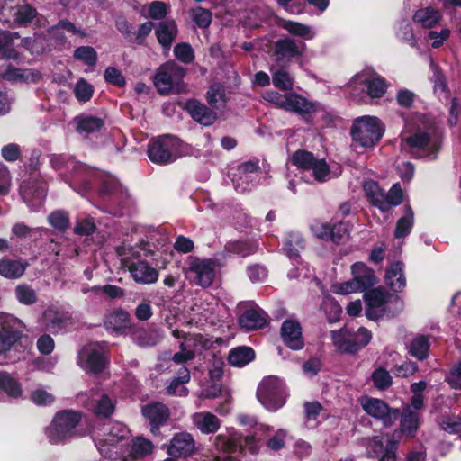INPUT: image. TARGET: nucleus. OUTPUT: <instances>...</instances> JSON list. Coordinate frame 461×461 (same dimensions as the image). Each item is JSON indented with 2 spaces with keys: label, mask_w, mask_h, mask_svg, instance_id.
I'll list each match as a JSON object with an SVG mask.
<instances>
[{
  "label": "nucleus",
  "mask_w": 461,
  "mask_h": 461,
  "mask_svg": "<svg viewBox=\"0 0 461 461\" xmlns=\"http://www.w3.org/2000/svg\"><path fill=\"white\" fill-rule=\"evenodd\" d=\"M402 149L419 156L430 157L439 149L436 125L426 115H415L407 121L401 134Z\"/></svg>",
  "instance_id": "f257e3e1"
},
{
  "label": "nucleus",
  "mask_w": 461,
  "mask_h": 461,
  "mask_svg": "<svg viewBox=\"0 0 461 461\" xmlns=\"http://www.w3.org/2000/svg\"><path fill=\"white\" fill-rule=\"evenodd\" d=\"M366 316L369 320L393 317L402 310V302L398 296L376 288L365 294Z\"/></svg>",
  "instance_id": "f03ea898"
},
{
  "label": "nucleus",
  "mask_w": 461,
  "mask_h": 461,
  "mask_svg": "<svg viewBox=\"0 0 461 461\" xmlns=\"http://www.w3.org/2000/svg\"><path fill=\"white\" fill-rule=\"evenodd\" d=\"M350 134L355 145L371 148L381 140L384 134V127L378 118L362 116L354 121Z\"/></svg>",
  "instance_id": "7ed1b4c3"
},
{
  "label": "nucleus",
  "mask_w": 461,
  "mask_h": 461,
  "mask_svg": "<svg viewBox=\"0 0 461 461\" xmlns=\"http://www.w3.org/2000/svg\"><path fill=\"white\" fill-rule=\"evenodd\" d=\"M213 445L217 452L225 454V461H235L233 454L248 448L251 452H256L258 446L253 436L242 438L234 429H227L225 431L218 434L213 440Z\"/></svg>",
  "instance_id": "20e7f679"
},
{
  "label": "nucleus",
  "mask_w": 461,
  "mask_h": 461,
  "mask_svg": "<svg viewBox=\"0 0 461 461\" xmlns=\"http://www.w3.org/2000/svg\"><path fill=\"white\" fill-rule=\"evenodd\" d=\"M258 400L270 411L280 409L286 399L285 384L276 376H267L258 384Z\"/></svg>",
  "instance_id": "39448f33"
},
{
  "label": "nucleus",
  "mask_w": 461,
  "mask_h": 461,
  "mask_svg": "<svg viewBox=\"0 0 461 461\" xmlns=\"http://www.w3.org/2000/svg\"><path fill=\"white\" fill-rule=\"evenodd\" d=\"M22 322L14 316L0 312V364L6 363V354L20 338Z\"/></svg>",
  "instance_id": "423d86ee"
},
{
  "label": "nucleus",
  "mask_w": 461,
  "mask_h": 461,
  "mask_svg": "<svg viewBox=\"0 0 461 461\" xmlns=\"http://www.w3.org/2000/svg\"><path fill=\"white\" fill-rule=\"evenodd\" d=\"M185 273L191 282L202 287H208L215 277L216 266L211 259L190 257Z\"/></svg>",
  "instance_id": "0eeeda50"
},
{
  "label": "nucleus",
  "mask_w": 461,
  "mask_h": 461,
  "mask_svg": "<svg viewBox=\"0 0 461 461\" xmlns=\"http://www.w3.org/2000/svg\"><path fill=\"white\" fill-rule=\"evenodd\" d=\"M185 74V69L175 62H167L159 67L153 82L160 94H168L173 90H179V83Z\"/></svg>",
  "instance_id": "6e6552de"
},
{
  "label": "nucleus",
  "mask_w": 461,
  "mask_h": 461,
  "mask_svg": "<svg viewBox=\"0 0 461 461\" xmlns=\"http://www.w3.org/2000/svg\"><path fill=\"white\" fill-rule=\"evenodd\" d=\"M179 145L180 140L173 136H164L158 140H153L149 144V158L155 163H170L178 156Z\"/></svg>",
  "instance_id": "1a4fd4ad"
},
{
  "label": "nucleus",
  "mask_w": 461,
  "mask_h": 461,
  "mask_svg": "<svg viewBox=\"0 0 461 461\" xmlns=\"http://www.w3.org/2000/svg\"><path fill=\"white\" fill-rule=\"evenodd\" d=\"M292 163L304 171L311 170L314 179L325 182L331 178L330 167L324 159H317L311 152L305 150L296 151L291 159Z\"/></svg>",
  "instance_id": "9d476101"
},
{
  "label": "nucleus",
  "mask_w": 461,
  "mask_h": 461,
  "mask_svg": "<svg viewBox=\"0 0 461 461\" xmlns=\"http://www.w3.org/2000/svg\"><path fill=\"white\" fill-rule=\"evenodd\" d=\"M78 364L87 372H102L106 365L103 347L97 343L85 346L78 354Z\"/></svg>",
  "instance_id": "9b49d317"
},
{
  "label": "nucleus",
  "mask_w": 461,
  "mask_h": 461,
  "mask_svg": "<svg viewBox=\"0 0 461 461\" xmlns=\"http://www.w3.org/2000/svg\"><path fill=\"white\" fill-rule=\"evenodd\" d=\"M351 86L357 88L359 86H365L366 94L371 98L382 97L387 89V84L384 77L380 75L365 71L357 74L350 81Z\"/></svg>",
  "instance_id": "f8f14e48"
},
{
  "label": "nucleus",
  "mask_w": 461,
  "mask_h": 461,
  "mask_svg": "<svg viewBox=\"0 0 461 461\" xmlns=\"http://www.w3.org/2000/svg\"><path fill=\"white\" fill-rule=\"evenodd\" d=\"M13 20L5 17L4 11L0 12V20L4 23H13L15 26H26L34 23L37 26H44L45 19L40 16L35 8L28 4L19 5L10 10Z\"/></svg>",
  "instance_id": "ddd939ff"
},
{
  "label": "nucleus",
  "mask_w": 461,
  "mask_h": 461,
  "mask_svg": "<svg viewBox=\"0 0 461 461\" xmlns=\"http://www.w3.org/2000/svg\"><path fill=\"white\" fill-rule=\"evenodd\" d=\"M46 184L38 179L23 182L20 186V193L23 201L32 210H37L42 203L46 195Z\"/></svg>",
  "instance_id": "4468645a"
},
{
  "label": "nucleus",
  "mask_w": 461,
  "mask_h": 461,
  "mask_svg": "<svg viewBox=\"0 0 461 461\" xmlns=\"http://www.w3.org/2000/svg\"><path fill=\"white\" fill-rule=\"evenodd\" d=\"M361 406L370 416L382 420L384 424H390L397 418V411H392L388 405L382 400L371 397L361 399Z\"/></svg>",
  "instance_id": "2eb2a0df"
},
{
  "label": "nucleus",
  "mask_w": 461,
  "mask_h": 461,
  "mask_svg": "<svg viewBox=\"0 0 461 461\" xmlns=\"http://www.w3.org/2000/svg\"><path fill=\"white\" fill-rule=\"evenodd\" d=\"M142 415L149 420L150 432L153 435L159 434V428L166 424L169 418L168 408L161 402H151L142 407Z\"/></svg>",
  "instance_id": "dca6fc26"
},
{
  "label": "nucleus",
  "mask_w": 461,
  "mask_h": 461,
  "mask_svg": "<svg viewBox=\"0 0 461 461\" xmlns=\"http://www.w3.org/2000/svg\"><path fill=\"white\" fill-rule=\"evenodd\" d=\"M195 441L187 432L176 434L168 446L167 454L172 457H187L194 453Z\"/></svg>",
  "instance_id": "f3484780"
},
{
  "label": "nucleus",
  "mask_w": 461,
  "mask_h": 461,
  "mask_svg": "<svg viewBox=\"0 0 461 461\" xmlns=\"http://www.w3.org/2000/svg\"><path fill=\"white\" fill-rule=\"evenodd\" d=\"M306 50V44L292 38L279 39L275 43V56L278 61L301 57Z\"/></svg>",
  "instance_id": "a211bd4d"
},
{
  "label": "nucleus",
  "mask_w": 461,
  "mask_h": 461,
  "mask_svg": "<svg viewBox=\"0 0 461 461\" xmlns=\"http://www.w3.org/2000/svg\"><path fill=\"white\" fill-rule=\"evenodd\" d=\"M281 337L285 344L293 350L302 349L304 345L302 328L296 320L287 319L282 323Z\"/></svg>",
  "instance_id": "6ab92c4d"
},
{
  "label": "nucleus",
  "mask_w": 461,
  "mask_h": 461,
  "mask_svg": "<svg viewBox=\"0 0 461 461\" xmlns=\"http://www.w3.org/2000/svg\"><path fill=\"white\" fill-rule=\"evenodd\" d=\"M267 315L258 305L249 304L239 319L240 327L245 330L261 329L267 323Z\"/></svg>",
  "instance_id": "aec40b11"
},
{
  "label": "nucleus",
  "mask_w": 461,
  "mask_h": 461,
  "mask_svg": "<svg viewBox=\"0 0 461 461\" xmlns=\"http://www.w3.org/2000/svg\"><path fill=\"white\" fill-rule=\"evenodd\" d=\"M284 105V110L296 113L302 116L314 113L319 108L318 104L311 102L303 95L294 92L286 93Z\"/></svg>",
  "instance_id": "412c9836"
},
{
  "label": "nucleus",
  "mask_w": 461,
  "mask_h": 461,
  "mask_svg": "<svg viewBox=\"0 0 461 461\" xmlns=\"http://www.w3.org/2000/svg\"><path fill=\"white\" fill-rule=\"evenodd\" d=\"M0 76L10 81L25 83H35L41 77V74L37 70L16 68L9 64L0 65Z\"/></svg>",
  "instance_id": "4be33fe9"
},
{
  "label": "nucleus",
  "mask_w": 461,
  "mask_h": 461,
  "mask_svg": "<svg viewBox=\"0 0 461 461\" xmlns=\"http://www.w3.org/2000/svg\"><path fill=\"white\" fill-rule=\"evenodd\" d=\"M331 339L336 348L341 353L357 352V342L354 338V331L347 326L331 332Z\"/></svg>",
  "instance_id": "5701e85b"
},
{
  "label": "nucleus",
  "mask_w": 461,
  "mask_h": 461,
  "mask_svg": "<svg viewBox=\"0 0 461 461\" xmlns=\"http://www.w3.org/2000/svg\"><path fill=\"white\" fill-rule=\"evenodd\" d=\"M194 426L203 434H213L221 427L220 419L210 411H199L192 415Z\"/></svg>",
  "instance_id": "b1692460"
},
{
  "label": "nucleus",
  "mask_w": 461,
  "mask_h": 461,
  "mask_svg": "<svg viewBox=\"0 0 461 461\" xmlns=\"http://www.w3.org/2000/svg\"><path fill=\"white\" fill-rule=\"evenodd\" d=\"M130 325V314L122 310L116 309L108 312L104 320V326L107 330L122 334Z\"/></svg>",
  "instance_id": "393cba45"
},
{
  "label": "nucleus",
  "mask_w": 461,
  "mask_h": 461,
  "mask_svg": "<svg viewBox=\"0 0 461 461\" xmlns=\"http://www.w3.org/2000/svg\"><path fill=\"white\" fill-rule=\"evenodd\" d=\"M129 270L137 283L153 284L158 278V272L144 261L131 264Z\"/></svg>",
  "instance_id": "a878e982"
},
{
  "label": "nucleus",
  "mask_w": 461,
  "mask_h": 461,
  "mask_svg": "<svg viewBox=\"0 0 461 461\" xmlns=\"http://www.w3.org/2000/svg\"><path fill=\"white\" fill-rule=\"evenodd\" d=\"M186 109L194 121L204 126L212 125L216 120L215 113L196 100L188 101Z\"/></svg>",
  "instance_id": "bb28decb"
},
{
  "label": "nucleus",
  "mask_w": 461,
  "mask_h": 461,
  "mask_svg": "<svg viewBox=\"0 0 461 461\" xmlns=\"http://www.w3.org/2000/svg\"><path fill=\"white\" fill-rule=\"evenodd\" d=\"M412 19L416 24L423 28H432L440 23L442 14L438 9L427 6L418 9Z\"/></svg>",
  "instance_id": "cd10ccee"
},
{
  "label": "nucleus",
  "mask_w": 461,
  "mask_h": 461,
  "mask_svg": "<svg viewBox=\"0 0 461 461\" xmlns=\"http://www.w3.org/2000/svg\"><path fill=\"white\" fill-rule=\"evenodd\" d=\"M41 236V229L31 228L23 222L15 223L11 230L12 240L31 244L38 240Z\"/></svg>",
  "instance_id": "c85d7f7f"
},
{
  "label": "nucleus",
  "mask_w": 461,
  "mask_h": 461,
  "mask_svg": "<svg viewBox=\"0 0 461 461\" xmlns=\"http://www.w3.org/2000/svg\"><path fill=\"white\" fill-rule=\"evenodd\" d=\"M279 26L291 35L299 37L305 41H311L317 35L315 29L308 24L292 20H281Z\"/></svg>",
  "instance_id": "c756f323"
},
{
  "label": "nucleus",
  "mask_w": 461,
  "mask_h": 461,
  "mask_svg": "<svg viewBox=\"0 0 461 461\" xmlns=\"http://www.w3.org/2000/svg\"><path fill=\"white\" fill-rule=\"evenodd\" d=\"M100 454L111 461H127L131 450L128 443H102L98 447Z\"/></svg>",
  "instance_id": "7c9ffc66"
},
{
  "label": "nucleus",
  "mask_w": 461,
  "mask_h": 461,
  "mask_svg": "<svg viewBox=\"0 0 461 461\" xmlns=\"http://www.w3.org/2000/svg\"><path fill=\"white\" fill-rule=\"evenodd\" d=\"M385 282L394 292H401L403 290L406 285V280L403 275L402 263L394 262L388 266L385 272Z\"/></svg>",
  "instance_id": "2f4dec72"
},
{
  "label": "nucleus",
  "mask_w": 461,
  "mask_h": 461,
  "mask_svg": "<svg viewBox=\"0 0 461 461\" xmlns=\"http://www.w3.org/2000/svg\"><path fill=\"white\" fill-rule=\"evenodd\" d=\"M351 274L363 291L373 286L376 282L374 271L362 262H357L351 266Z\"/></svg>",
  "instance_id": "473e14b6"
},
{
  "label": "nucleus",
  "mask_w": 461,
  "mask_h": 461,
  "mask_svg": "<svg viewBox=\"0 0 461 461\" xmlns=\"http://www.w3.org/2000/svg\"><path fill=\"white\" fill-rule=\"evenodd\" d=\"M172 335L176 339L183 338L185 340L181 342V351L176 353L173 356V361L176 364H182L194 357V351L192 348L193 339L190 336H186L183 331L179 330H172Z\"/></svg>",
  "instance_id": "72a5a7b5"
},
{
  "label": "nucleus",
  "mask_w": 461,
  "mask_h": 461,
  "mask_svg": "<svg viewBox=\"0 0 461 461\" xmlns=\"http://www.w3.org/2000/svg\"><path fill=\"white\" fill-rule=\"evenodd\" d=\"M20 37L18 32L0 31V59H18L19 53L10 46L12 42Z\"/></svg>",
  "instance_id": "f704fd0d"
},
{
  "label": "nucleus",
  "mask_w": 461,
  "mask_h": 461,
  "mask_svg": "<svg viewBox=\"0 0 461 461\" xmlns=\"http://www.w3.org/2000/svg\"><path fill=\"white\" fill-rule=\"evenodd\" d=\"M304 248V242L301 234L297 232L288 233L284 240L283 249L286 256L296 261L299 258V253Z\"/></svg>",
  "instance_id": "c9c22d12"
},
{
  "label": "nucleus",
  "mask_w": 461,
  "mask_h": 461,
  "mask_svg": "<svg viewBox=\"0 0 461 461\" xmlns=\"http://www.w3.org/2000/svg\"><path fill=\"white\" fill-rule=\"evenodd\" d=\"M177 28L173 21H165L158 24L156 29V35L158 42L164 48H169L173 40L176 36Z\"/></svg>",
  "instance_id": "e433bc0d"
},
{
  "label": "nucleus",
  "mask_w": 461,
  "mask_h": 461,
  "mask_svg": "<svg viewBox=\"0 0 461 461\" xmlns=\"http://www.w3.org/2000/svg\"><path fill=\"white\" fill-rule=\"evenodd\" d=\"M189 381V370L185 366L181 367L178 371L177 376L175 377L167 386V393L169 394H175L177 396H186L188 391L185 384H187Z\"/></svg>",
  "instance_id": "4c0bfd02"
},
{
  "label": "nucleus",
  "mask_w": 461,
  "mask_h": 461,
  "mask_svg": "<svg viewBox=\"0 0 461 461\" xmlns=\"http://www.w3.org/2000/svg\"><path fill=\"white\" fill-rule=\"evenodd\" d=\"M255 357V353L249 347H238L230 351L228 361L230 365L237 367H242L251 362Z\"/></svg>",
  "instance_id": "58836bf2"
},
{
  "label": "nucleus",
  "mask_w": 461,
  "mask_h": 461,
  "mask_svg": "<svg viewBox=\"0 0 461 461\" xmlns=\"http://www.w3.org/2000/svg\"><path fill=\"white\" fill-rule=\"evenodd\" d=\"M364 191L370 202L380 210L384 211L385 193L375 181H366L364 184Z\"/></svg>",
  "instance_id": "ea45409f"
},
{
  "label": "nucleus",
  "mask_w": 461,
  "mask_h": 461,
  "mask_svg": "<svg viewBox=\"0 0 461 461\" xmlns=\"http://www.w3.org/2000/svg\"><path fill=\"white\" fill-rule=\"evenodd\" d=\"M25 265L20 260L3 259L0 261V275L5 278L15 279L23 276Z\"/></svg>",
  "instance_id": "a19ab883"
},
{
  "label": "nucleus",
  "mask_w": 461,
  "mask_h": 461,
  "mask_svg": "<svg viewBox=\"0 0 461 461\" xmlns=\"http://www.w3.org/2000/svg\"><path fill=\"white\" fill-rule=\"evenodd\" d=\"M78 132L92 133L99 131L104 122L100 118L91 115H79L74 119Z\"/></svg>",
  "instance_id": "79ce46f5"
},
{
  "label": "nucleus",
  "mask_w": 461,
  "mask_h": 461,
  "mask_svg": "<svg viewBox=\"0 0 461 461\" xmlns=\"http://www.w3.org/2000/svg\"><path fill=\"white\" fill-rule=\"evenodd\" d=\"M429 339L423 335H419L411 340L409 346V353L419 360H424L429 356Z\"/></svg>",
  "instance_id": "37998d69"
},
{
  "label": "nucleus",
  "mask_w": 461,
  "mask_h": 461,
  "mask_svg": "<svg viewBox=\"0 0 461 461\" xmlns=\"http://www.w3.org/2000/svg\"><path fill=\"white\" fill-rule=\"evenodd\" d=\"M115 404L116 400L114 398L104 393L95 400L93 411L97 416L108 418L113 413Z\"/></svg>",
  "instance_id": "c03bdc74"
},
{
  "label": "nucleus",
  "mask_w": 461,
  "mask_h": 461,
  "mask_svg": "<svg viewBox=\"0 0 461 461\" xmlns=\"http://www.w3.org/2000/svg\"><path fill=\"white\" fill-rule=\"evenodd\" d=\"M419 425L418 414L407 406L402 414L401 432L411 437L417 430Z\"/></svg>",
  "instance_id": "a18cd8bd"
},
{
  "label": "nucleus",
  "mask_w": 461,
  "mask_h": 461,
  "mask_svg": "<svg viewBox=\"0 0 461 461\" xmlns=\"http://www.w3.org/2000/svg\"><path fill=\"white\" fill-rule=\"evenodd\" d=\"M0 389L13 398H17L22 394L21 384L5 372L0 373Z\"/></svg>",
  "instance_id": "49530a36"
},
{
  "label": "nucleus",
  "mask_w": 461,
  "mask_h": 461,
  "mask_svg": "<svg viewBox=\"0 0 461 461\" xmlns=\"http://www.w3.org/2000/svg\"><path fill=\"white\" fill-rule=\"evenodd\" d=\"M80 420V414L76 411H59V440L62 434L70 433Z\"/></svg>",
  "instance_id": "de8ad7c7"
},
{
  "label": "nucleus",
  "mask_w": 461,
  "mask_h": 461,
  "mask_svg": "<svg viewBox=\"0 0 461 461\" xmlns=\"http://www.w3.org/2000/svg\"><path fill=\"white\" fill-rule=\"evenodd\" d=\"M258 248V245L251 240H237L229 242L226 245V250L230 253L246 257L253 254Z\"/></svg>",
  "instance_id": "09e8293b"
},
{
  "label": "nucleus",
  "mask_w": 461,
  "mask_h": 461,
  "mask_svg": "<svg viewBox=\"0 0 461 461\" xmlns=\"http://www.w3.org/2000/svg\"><path fill=\"white\" fill-rule=\"evenodd\" d=\"M414 214L410 205H406L404 208V215L401 217L396 224L395 237L402 238L411 232L413 226Z\"/></svg>",
  "instance_id": "8fccbe9b"
},
{
  "label": "nucleus",
  "mask_w": 461,
  "mask_h": 461,
  "mask_svg": "<svg viewBox=\"0 0 461 461\" xmlns=\"http://www.w3.org/2000/svg\"><path fill=\"white\" fill-rule=\"evenodd\" d=\"M207 101L211 106L220 109L226 103L225 89L220 83L212 84L207 91Z\"/></svg>",
  "instance_id": "3c124183"
},
{
  "label": "nucleus",
  "mask_w": 461,
  "mask_h": 461,
  "mask_svg": "<svg viewBox=\"0 0 461 461\" xmlns=\"http://www.w3.org/2000/svg\"><path fill=\"white\" fill-rule=\"evenodd\" d=\"M129 437L128 429L122 423H113L110 429L108 435L106 436L104 443L109 444H122L127 443Z\"/></svg>",
  "instance_id": "603ef678"
},
{
  "label": "nucleus",
  "mask_w": 461,
  "mask_h": 461,
  "mask_svg": "<svg viewBox=\"0 0 461 461\" xmlns=\"http://www.w3.org/2000/svg\"><path fill=\"white\" fill-rule=\"evenodd\" d=\"M270 70L272 72L273 84L276 87L282 90L292 89L294 83L293 78L285 68H276L275 67H271Z\"/></svg>",
  "instance_id": "864d4df0"
},
{
  "label": "nucleus",
  "mask_w": 461,
  "mask_h": 461,
  "mask_svg": "<svg viewBox=\"0 0 461 461\" xmlns=\"http://www.w3.org/2000/svg\"><path fill=\"white\" fill-rule=\"evenodd\" d=\"M133 339L140 347H153L160 341V337L155 330H140L134 332Z\"/></svg>",
  "instance_id": "5fc2aeb1"
},
{
  "label": "nucleus",
  "mask_w": 461,
  "mask_h": 461,
  "mask_svg": "<svg viewBox=\"0 0 461 461\" xmlns=\"http://www.w3.org/2000/svg\"><path fill=\"white\" fill-rule=\"evenodd\" d=\"M16 300L23 305H32L37 302V294L34 289L26 285H20L14 289Z\"/></svg>",
  "instance_id": "6e6d98bb"
},
{
  "label": "nucleus",
  "mask_w": 461,
  "mask_h": 461,
  "mask_svg": "<svg viewBox=\"0 0 461 461\" xmlns=\"http://www.w3.org/2000/svg\"><path fill=\"white\" fill-rule=\"evenodd\" d=\"M74 93L78 102L86 103L93 96L94 86L86 79L80 78L75 85Z\"/></svg>",
  "instance_id": "4d7b16f0"
},
{
  "label": "nucleus",
  "mask_w": 461,
  "mask_h": 461,
  "mask_svg": "<svg viewBox=\"0 0 461 461\" xmlns=\"http://www.w3.org/2000/svg\"><path fill=\"white\" fill-rule=\"evenodd\" d=\"M74 58L87 66H95L97 60V53L93 47L81 46L75 50Z\"/></svg>",
  "instance_id": "13d9d810"
},
{
  "label": "nucleus",
  "mask_w": 461,
  "mask_h": 461,
  "mask_svg": "<svg viewBox=\"0 0 461 461\" xmlns=\"http://www.w3.org/2000/svg\"><path fill=\"white\" fill-rule=\"evenodd\" d=\"M349 236L348 223L340 221L331 225L330 240L335 243H341L348 240Z\"/></svg>",
  "instance_id": "bf43d9fd"
},
{
  "label": "nucleus",
  "mask_w": 461,
  "mask_h": 461,
  "mask_svg": "<svg viewBox=\"0 0 461 461\" xmlns=\"http://www.w3.org/2000/svg\"><path fill=\"white\" fill-rule=\"evenodd\" d=\"M331 292L338 294H348L356 292L363 291L361 286L358 285L357 281L354 280L352 277L351 280L343 282V283H335L330 287Z\"/></svg>",
  "instance_id": "052dcab7"
},
{
  "label": "nucleus",
  "mask_w": 461,
  "mask_h": 461,
  "mask_svg": "<svg viewBox=\"0 0 461 461\" xmlns=\"http://www.w3.org/2000/svg\"><path fill=\"white\" fill-rule=\"evenodd\" d=\"M258 165L257 162L248 161L240 166L238 167L235 176H239V179H242L243 175H248V177L251 181H257L258 180Z\"/></svg>",
  "instance_id": "680f3d73"
},
{
  "label": "nucleus",
  "mask_w": 461,
  "mask_h": 461,
  "mask_svg": "<svg viewBox=\"0 0 461 461\" xmlns=\"http://www.w3.org/2000/svg\"><path fill=\"white\" fill-rule=\"evenodd\" d=\"M22 45L32 54H40L46 48L45 39L40 36L24 38L22 41Z\"/></svg>",
  "instance_id": "e2e57ef3"
},
{
  "label": "nucleus",
  "mask_w": 461,
  "mask_h": 461,
  "mask_svg": "<svg viewBox=\"0 0 461 461\" xmlns=\"http://www.w3.org/2000/svg\"><path fill=\"white\" fill-rule=\"evenodd\" d=\"M152 450V443L144 438H136L131 447V453L135 457L147 456L150 454Z\"/></svg>",
  "instance_id": "0e129e2a"
},
{
  "label": "nucleus",
  "mask_w": 461,
  "mask_h": 461,
  "mask_svg": "<svg viewBox=\"0 0 461 461\" xmlns=\"http://www.w3.org/2000/svg\"><path fill=\"white\" fill-rule=\"evenodd\" d=\"M402 201V190L399 184H394L387 194H385L384 211L391 206L399 205Z\"/></svg>",
  "instance_id": "69168bd1"
},
{
  "label": "nucleus",
  "mask_w": 461,
  "mask_h": 461,
  "mask_svg": "<svg viewBox=\"0 0 461 461\" xmlns=\"http://www.w3.org/2000/svg\"><path fill=\"white\" fill-rule=\"evenodd\" d=\"M372 379L375 387L384 389L392 384L393 378L389 372L384 368H378L374 371Z\"/></svg>",
  "instance_id": "338daca9"
},
{
  "label": "nucleus",
  "mask_w": 461,
  "mask_h": 461,
  "mask_svg": "<svg viewBox=\"0 0 461 461\" xmlns=\"http://www.w3.org/2000/svg\"><path fill=\"white\" fill-rule=\"evenodd\" d=\"M440 426L448 433H461V417L455 415L444 417Z\"/></svg>",
  "instance_id": "774afa93"
}]
</instances>
